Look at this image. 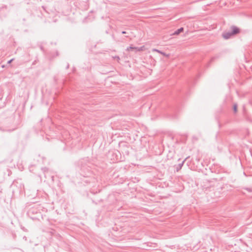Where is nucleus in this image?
I'll use <instances>...</instances> for the list:
<instances>
[{"label":"nucleus","mask_w":252,"mask_h":252,"mask_svg":"<svg viewBox=\"0 0 252 252\" xmlns=\"http://www.w3.org/2000/svg\"><path fill=\"white\" fill-rule=\"evenodd\" d=\"M231 34H232V35L235 34H237L240 32L239 29L235 26H233L231 27Z\"/></svg>","instance_id":"obj_1"},{"label":"nucleus","mask_w":252,"mask_h":252,"mask_svg":"<svg viewBox=\"0 0 252 252\" xmlns=\"http://www.w3.org/2000/svg\"><path fill=\"white\" fill-rule=\"evenodd\" d=\"M232 35V34L230 32H226L223 33L222 34L223 37L225 39H228L229 37H230Z\"/></svg>","instance_id":"obj_2"},{"label":"nucleus","mask_w":252,"mask_h":252,"mask_svg":"<svg viewBox=\"0 0 252 252\" xmlns=\"http://www.w3.org/2000/svg\"><path fill=\"white\" fill-rule=\"evenodd\" d=\"M133 49H135V50H136L137 51H140L142 50V48H138L133 47H127V49H126V50L127 51H131L132 50H133Z\"/></svg>","instance_id":"obj_3"},{"label":"nucleus","mask_w":252,"mask_h":252,"mask_svg":"<svg viewBox=\"0 0 252 252\" xmlns=\"http://www.w3.org/2000/svg\"><path fill=\"white\" fill-rule=\"evenodd\" d=\"M183 31V28H181L179 29H178L177 31H176L174 34H179L181 32H182Z\"/></svg>","instance_id":"obj_4"},{"label":"nucleus","mask_w":252,"mask_h":252,"mask_svg":"<svg viewBox=\"0 0 252 252\" xmlns=\"http://www.w3.org/2000/svg\"><path fill=\"white\" fill-rule=\"evenodd\" d=\"M154 51L158 52V53H160L161 54L163 55V56H165L166 57H169V55H166L165 53H163V52H161L158 50H154Z\"/></svg>","instance_id":"obj_5"},{"label":"nucleus","mask_w":252,"mask_h":252,"mask_svg":"<svg viewBox=\"0 0 252 252\" xmlns=\"http://www.w3.org/2000/svg\"><path fill=\"white\" fill-rule=\"evenodd\" d=\"M233 110L235 113L237 112V106L236 104L234 105L233 106Z\"/></svg>","instance_id":"obj_6"},{"label":"nucleus","mask_w":252,"mask_h":252,"mask_svg":"<svg viewBox=\"0 0 252 252\" xmlns=\"http://www.w3.org/2000/svg\"><path fill=\"white\" fill-rule=\"evenodd\" d=\"M12 60H13L12 59V60H10V61L8 62V63H10L12 61Z\"/></svg>","instance_id":"obj_7"}]
</instances>
